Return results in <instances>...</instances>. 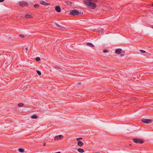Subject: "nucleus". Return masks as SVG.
Here are the masks:
<instances>
[{
  "label": "nucleus",
  "mask_w": 153,
  "mask_h": 153,
  "mask_svg": "<svg viewBox=\"0 0 153 153\" xmlns=\"http://www.w3.org/2000/svg\"><path fill=\"white\" fill-rule=\"evenodd\" d=\"M84 3L87 6H90L91 8H95L96 7V5L94 3L86 1H84Z\"/></svg>",
  "instance_id": "obj_1"
},
{
  "label": "nucleus",
  "mask_w": 153,
  "mask_h": 153,
  "mask_svg": "<svg viewBox=\"0 0 153 153\" xmlns=\"http://www.w3.org/2000/svg\"><path fill=\"white\" fill-rule=\"evenodd\" d=\"M70 14L73 15H79V14H80V13H79V12L77 10H71L70 11Z\"/></svg>",
  "instance_id": "obj_2"
},
{
  "label": "nucleus",
  "mask_w": 153,
  "mask_h": 153,
  "mask_svg": "<svg viewBox=\"0 0 153 153\" xmlns=\"http://www.w3.org/2000/svg\"><path fill=\"white\" fill-rule=\"evenodd\" d=\"M133 140L134 142L136 143H143L144 141L143 140L138 139L136 138H134L133 139Z\"/></svg>",
  "instance_id": "obj_3"
},
{
  "label": "nucleus",
  "mask_w": 153,
  "mask_h": 153,
  "mask_svg": "<svg viewBox=\"0 0 153 153\" xmlns=\"http://www.w3.org/2000/svg\"><path fill=\"white\" fill-rule=\"evenodd\" d=\"M141 121L143 123L148 124L152 122L153 120L151 119H144L141 120Z\"/></svg>",
  "instance_id": "obj_4"
},
{
  "label": "nucleus",
  "mask_w": 153,
  "mask_h": 153,
  "mask_svg": "<svg viewBox=\"0 0 153 153\" xmlns=\"http://www.w3.org/2000/svg\"><path fill=\"white\" fill-rule=\"evenodd\" d=\"M63 136L61 135H60L58 136H56L54 137V140H61L63 139Z\"/></svg>",
  "instance_id": "obj_5"
},
{
  "label": "nucleus",
  "mask_w": 153,
  "mask_h": 153,
  "mask_svg": "<svg viewBox=\"0 0 153 153\" xmlns=\"http://www.w3.org/2000/svg\"><path fill=\"white\" fill-rule=\"evenodd\" d=\"M19 4L21 6L24 7L28 5V4L24 1H21L19 2Z\"/></svg>",
  "instance_id": "obj_6"
},
{
  "label": "nucleus",
  "mask_w": 153,
  "mask_h": 153,
  "mask_svg": "<svg viewBox=\"0 0 153 153\" xmlns=\"http://www.w3.org/2000/svg\"><path fill=\"white\" fill-rule=\"evenodd\" d=\"M77 145L79 146L82 147L84 145V143L82 141H79L77 143Z\"/></svg>",
  "instance_id": "obj_7"
},
{
  "label": "nucleus",
  "mask_w": 153,
  "mask_h": 153,
  "mask_svg": "<svg viewBox=\"0 0 153 153\" xmlns=\"http://www.w3.org/2000/svg\"><path fill=\"white\" fill-rule=\"evenodd\" d=\"M122 51L121 49L119 48L116 50L115 51V53L118 54H119Z\"/></svg>",
  "instance_id": "obj_8"
},
{
  "label": "nucleus",
  "mask_w": 153,
  "mask_h": 153,
  "mask_svg": "<svg viewBox=\"0 0 153 153\" xmlns=\"http://www.w3.org/2000/svg\"><path fill=\"white\" fill-rule=\"evenodd\" d=\"M55 10L58 13H59L61 11V9L59 6H56L55 7Z\"/></svg>",
  "instance_id": "obj_9"
},
{
  "label": "nucleus",
  "mask_w": 153,
  "mask_h": 153,
  "mask_svg": "<svg viewBox=\"0 0 153 153\" xmlns=\"http://www.w3.org/2000/svg\"><path fill=\"white\" fill-rule=\"evenodd\" d=\"M41 4L42 5H48L50 4L49 3H47L44 1H42L41 2Z\"/></svg>",
  "instance_id": "obj_10"
},
{
  "label": "nucleus",
  "mask_w": 153,
  "mask_h": 153,
  "mask_svg": "<svg viewBox=\"0 0 153 153\" xmlns=\"http://www.w3.org/2000/svg\"><path fill=\"white\" fill-rule=\"evenodd\" d=\"M77 151L81 153H83L84 152V150L83 149L81 148L78 149H77Z\"/></svg>",
  "instance_id": "obj_11"
},
{
  "label": "nucleus",
  "mask_w": 153,
  "mask_h": 153,
  "mask_svg": "<svg viewBox=\"0 0 153 153\" xmlns=\"http://www.w3.org/2000/svg\"><path fill=\"white\" fill-rule=\"evenodd\" d=\"M25 18L26 19H28L32 18V17L30 15H29V14H27L25 15Z\"/></svg>",
  "instance_id": "obj_12"
},
{
  "label": "nucleus",
  "mask_w": 153,
  "mask_h": 153,
  "mask_svg": "<svg viewBox=\"0 0 153 153\" xmlns=\"http://www.w3.org/2000/svg\"><path fill=\"white\" fill-rule=\"evenodd\" d=\"M84 1H87L88 2H96L97 1V0H84Z\"/></svg>",
  "instance_id": "obj_13"
},
{
  "label": "nucleus",
  "mask_w": 153,
  "mask_h": 153,
  "mask_svg": "<svg viewBox=\"0 0 153 153\" xmlns=\"http://www.w3.org/2000/svg\"><path fill=\"white\" fill-rule=\"evenodd\" d=\"M87 45L88 46H90V47H94V46L93 45V44L91 43H88L87 44Z\"/></svg>",
  "instance_id": "obj_14"
},
{
  "label": "nucleus",
  "mask_w": 153,
  "mask_h": 153,
  "mask_svg": "<svg viewBox=\"0 0 153 153\" xmlns=\"http://www.w3.org/2000/svg\"><path fill=\"white\" fill-rule=\"evenodd\" d=\"M19 151L21 153L23 152L24 151V149H23L20 148L19 149Z\"/></svg>",
  "instance_id": "obj_15"
},
{
  "label": "nucleus",
  "mask_w": 153,
  "mask_h": 153,
  "mask_svg": "<svg viewBox=\"0 0 153 153\" xmlns=\"http://www.w3.org/2000/svg\"><path fill=\"white\" fill-rule=\"evenodd\" d=\"M37 117L36 114H34L31 116V117L32 119H36L37 118Z\"/></svg>",
  "instance_id": "obj_16"
},
{
  "label": "nucleus",
  "mask_w": 153,
  "mask_h": 153,
  "mask_svg": "<svg viewBox=\"0 0 153 153\" xmlns=\"http://www.w3.org/2000/svg\"><path fill=\"white\" fill-rule=\"evenodd\" d=\"M55 24L57 26L60 27L61 29H65V27H62L59 25L57 23H56Z\"/></svg>",
  "instance_id": "obj_17"
},
{
  "label": "nucleus",
  "mask_w": 153,
  "mask_h": 153,
  "mask_svg": "<svg viewBox=\"0 0 153 153\" xmlns=\"http://www.w3.org/2000/svg\"><path fill=\"white\" fill-rule=\"evenodd\" d=\"M18 105L19 107H22L24 105V104L23 103H19L18 104Z\"/></svg>",
  "instance_id": "obj_18"
},
{
  "label": "nucleus",
  "mask_w": 153,
  "mask_h": 153,
  "mask_svg": "<svg viewBox=\"0 0 153 153\" xmlns=\"http://www.w3.org/2000/svg\"><path fill=\"white\" fill-rule=\"evenodd\" d=\"M36 72L39 75H41V72L38 70L36 71Z\"/></svg>",
  "instance_id": "obj_19"
},
{
  "label": "nucleus",
  "mask_w": 153,
  "mask_h": 153,
  "mask_svg": "<svg viewBox=\"0 0 153 153\" xmlns=\"http://www.w3.org/2000/svg\"><path fill=\"white\" fill-rule=\"evenodd\" d=\"M65 3L67 4H68L70 5L71 4V2L69 1H65Z\"/></svg>",
  "instance_id": "obj_20"
},
{
  "label": "nucleus",
  "mask_w": 153,
  "mask_h": 153,
  "mask_svg": "<svg viewBox=\"0 0 153 153\" xmlns=\"http://www.w3.org/2000/svg\"><path fill=\"white\" fill-rule=\"evenodd\" d=\"M36 61H39L40 60V58L39 57H37L36 58Z\"/></svg>",
  "instance_id": "obj_21"
},
{
  "label": "nucleus",
  "mask_w": 153,
  "mask_h": 153,
  "mask_svg": "<svg viewBox=\"0 0 153 153\" xmlns=\"http://www.w3.org/2000/svg\"><path fill=\"white\" fill-rule=\"evenodd\" d=\"M39 5L38 4H35L34 5V7L36 8L39 7Z\"/></svg>",
  "instance_id": "obj_22"
},
{
  "label": "nucleus",
  "mask_w": 153,
  "mask_h": 153,
  "mask_svg": "<svg viewBox=\"0 0 153 153\" xmlns=\"http://www.w3.org/2000/svg\"><path fill=\"white\" fill-rule=\"evenodd\" d=\"M140 52L142 53H145L146 52V51L142 50H140Z\"/></svg>",
  "instance_id": "obj_23"
},
{
  "label": "nucleus",
  "mask_w": 153,
  "mask_h": 153,
  "mask_svg": "<svg viewBox=\"0 0 153 153\" xmlns=\"http://www.w3.org/2000/svg\"><path fill=\"white\" fill-rule=\"evenodd\" d=\"M82 139V138H81V137L78 138H76V140L78 141H80V140H81Z\"/></svg>",
  "instance_id": "obj_24"
},
{
  "label": "nucleus",
  "mask_w": 153,
  "mask_h": 153,
  "mask_svg": "<svg viewBox=\"0 0 153 153\" xmlns=\"http://www.w3.org/2000/svg\"><path fill=\"white\" fill-rule=\"evenodd\" d=\"M103 52L104 53H107L108 52V51L107 50H103Z\"/></svg>",
  "instance_id": "obj_25"
},
{
  "label": "nucleus",
  "mask_w": 153,
  "mask_h": 153,
  "mask_svg": "<svg viewBox=\"0 0 153 153\" xmlns=\"http://www.w3.org/2000/svg\"><path fill=\"white\" fill-rule=\"evenodd\" d=\"M19 36L20 37H21L22 38L24 37V36L22 34H20L19 35Z\"/></svg>",
  "instance_id": "obj_26"
},
{
  "label": "nucleus",
  "mask_w": 153,
  "mask_h": 153,
  "mask_svg": "<svg viewBox=\"0 0 153 153\" xmlns=\"http://www.w3.org/2000/svg\"><path fill=\"white\" fill-rule=\"evenodd\" d=\"M4 1V0H0V2H3Z\"/></svg>",
  "instance_id": "obj_27"
},
{
  "label": "nucleus",
  "mask_w": 153,
  "mask_h": 153,
  "mask_svg": "<svg viewBox=\"0 0 153 153\" xmlns=\"http://www.w3.org/2000/svg\"><path fill=\"white\" fill-rule=\"evenodd\" d=\"M78 84V85H81V82H79L77 83Z\"/></svg>",
  "instance_id": "obj_28"
},
{
  "label": "nucleus",
  "mask_w": 153,
  "mask_h": 153,
  "mask_svg": "<svg viewBox=\"0 0 153 153\" xmlns=\"http://www.w3.org/2000/svg\"><path fill=\"white\" fill-rule=\"evenodd\" d=\"M25 50H28V48H25Z\"/></svg>",
  "instance_id": "obj_29"
},
{
  "label": "nucleus",
  "mask_w": 153,
  "mask_h": 153,
  "mask_svg": "<svg viewBox=\"0 0 153 153\" xmlns=\"http://www.w3.org/2000/svg\"><path fill=\"white\" fill-rule=\"evenodd\" d=\"M45 145H46V143H44V144H43V146H45Z\"/></svg>",
  "instance_id": "obj_30"
},
{
  "label": "nucleus",
  "mask_w": 153,
  "mask_h": 153,
  "mask_svg": "<svg viewBox=\"0 0 153 153\" xmlns=\"http://www.w3.org/2000/svg\"><path fill=\"white\" fill-rule=\"evenodd\" d=\"M55 153H61V152H56Z\"/></svg>",
  "instance_id": "obj_31"
},
{
  "label": "nucleus",
  "mask_w": 153,
  "mask_h": 153,
  "mask_svg": "<svg viewBox=\"0 0 153 153\" xmlns=\"http://www.w3.org/2000/svg\"><path fill=\"white\" fill-rule=\"evenodd\" d=\"M123 55H123H123H121V56H123Z\"/></svg>",
  "instance_id": "obj_32"
},
{
  "label": "nucleus",
  "mask_w": 153,
  "mask_h": 153,
  "mask_svg": "<svg viewBox=\"0 0 153 153\" xmlns=\"http://www.w3.org/2000/svg\"><path fill=\"white\" fill-rule=\"evenodd\" d=\"M75 149V150H76L77 149Z\"/></svg>",
  "instance_id": "obj_33"
},
{
  "label": "nucleus",
  "mask_w": 153,
  "mask_h": 153,
  "mask_svg": "<svg viewBox=\"0 0 153 153\" xmlns=\"http://www.w3.org/2000/svg\"><path fill=\"white\" fill-rule=\"evenodd\" d=\"M130 146H131V144H129Z\"/></svg>",
  "instance_id": "obj_34"
},
{
  "label": "nucleus",
  "mask_w": 153,
  "mask_h": 153,
  "mask_svg": "<svg viewBox=\"0 0 153 153\" xmlns=\"http://www.w3.org/2000/svg\"><path fill=\"white\" fill-rule=\"evenodd\" d=\"M152 5H153V4H152Z\"/></svg>",
  "instance_id": "obj_35"
}]
</instances>
